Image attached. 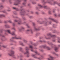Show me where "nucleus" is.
I'll return each mask as SVG.
<instances>
[{
  "label": "nucleus",
  "mask_w": 60,
  "mask_h": 60,
  "mask_svg": "<svg viewBox=\"0 0 60 60\" xmlns=\"http://www.w3.org/2000/svg\"><path fill=\"white\" fill-rule=\"evenodd\" d=\"M6 32H8L9 34H12V35H15V37H13L12 38H11L10 39V41H12V39H22V38L21 37H17V35L15 34V33L14 32H13L12 33H11V31L10 30H6Z\"/></svg>",
  "instance_id": "obj_1"
},
{
  "label": "nucleus",
  "mask_w": 60,
  "mask_h": 60,
  "mask_svg": "<svg viewBox=\"0 0 60 60\" xmlns=\"http://www.w3.org/2000/svg\"><path fill=\"white\" fill-rule=\"evenodd\" d=\"M25 49L26 51V52H24V54H27L28 55H27V57H29V52L28 51V50L29 49V48L27 47H26L25 48Z\"/></svg>",
  "instance_id": "obj_2"
},
{
  "label": "nucleus",
  "mask_w": 60,
  "mask_h": 60,
  "mask_svg": "<svg viewBox=\"0 0 60 60\" xmlns=\"http://www.w3.org/2000/svg\"><path fill=\"white\" fill-rule=\"evenodd\" d=\"M14 53V52L13 51H11V52L8 53V55L10 56H13Z\"/></svg>",
  "instance_id": "obj_3"
},
{
  "label": "nucleus",
  "mask_w": 60,
  "mask_h": 60,
  "mask_svg": "<svg viewBox=\"0 0 60 60\" xmlns=\"http://www.w3.org/2000/svg\"><path fill=\"white\" fill-rule=\"evenodd\" d=\"M38 6H40L41 8L43 7V8H44L45 9H47L48 8L47 6H42L40 4H39L38 5Z\"/></svg>",
  "instance_id": "obj_4"
},
{
  "label": "nucleus",
  "mask_w": 60,
  "mask_h": 60,
  "mask_svg": "<svg viewBox=\"0 0 60 60\" xmlns=\"http://www.w3.org/2000/svg\"><path fill=\"white\" fill-rule=\"evenodd\" d=\"M29 47L31 49V51L32 52H34V50H33V46L31 45H30Z\"/></svg>",
  "instance_id": "obj_5"
},
{
  "label": "nucleus",
  "mask_w": 60,
  "mask_h": 60,
  "mask_svg": "<svg viewBox=\"0 0 60 60\" xmlns=\"http://www.w3.org/2000/svg\"><path fill=\"white\" fill-rule=\"evenodd\" d=\"M43 57V56L42 55L41 56V57H39V58H37L36 57H34V58H37V59H38L40 60H41V59H42Z\"/></svg>",
  "instance_id": "obj_6"
},
{
  "label": "nucleus",
  "mask_w": 60,
  "mask_h": 60,
  "mask_svg": "<svg viewBox=\"0 0 60 60\" xmlns=\"http://www.w3.org/2000/svg\"><path fill=\"white\" fill-rule=\"evenodd\" d=\"M48 35L50 36L51 37H54V38H55L56 36L55 35H52L51 34H48Z\"/></svg>",
  "instance_id": "obj_7"
},
{
  "label": "nucleus",
  "mask_w": 60,
  "mask_h": 60,
  "mask_svg": "<svg viewBox=\"0 0 60 60\" xmlns=\"http://www.w3.org/2000/svg\"><path fill=\"white\" fill-rule=\"evenodd\" d=\"M50 58H48V60H53L54 58L52 57V56H50Z\"/></svg>",
  "instance_id": "obj_8"
},
{
  "label": "nucleus",
  "mask_w": 60,
  "mask_h": 60,
  "mask_svg": "<svg viewBox=\"0 0 60 60\" xmlns=\"http://www.w3.org/2000/svg\"><path fill=\"white\" fill-rule=\"evenodd\" d=\"M19 44L20 45H21L23 46H25V45L22 42L20 41L19 42Z\"/></svg>",
  "instance_id": "obj_9"
},
{
  "label": "nucleus",
  "mask_w": 60,
  "mask_h": 60,
  "mask_svg": "<svg viewBox=\"0 0 60 60\" xmlns=\"http://www.w3.org/2000/svg\"><path fill=\"white\" fill-rule=\"evenodd\" d=\"M15 22H18V23L19 25H20V24H21V21H18L17 20H15Z\"/></svg>",
  "instance_id": "obj_10"
},
{
  "label": "nucleus",
  "mask_w": 60,
  "mask_h": 60,
  "mask_svg": "<svg viewBox=\"0 0 60 60\" xmlns=\"http://www.w3.org/2000/svg\"><path fill=\"white\" fill-rule=\"evenodd\" d=\"M46 47L47 49H48V50H50V49L49 47H46V46H43V48H46Z\"/></svg>",
  "instance_id": "obj_11"
},
{
  "label": "nucleus",
  "mask_w": 60,
  "mask_h": 60,
  "mask_svg": "<svg viewBox=\"0 0 60 60\" xmlns=\"http://www.w3.org/2000/svg\"><path fill=\"white\" fill-rule=\"evenodd\" d=\"M50 19H51V20L53 21V22H56V23H57V22H56V21L54 19H52L51 18H50Z\"/></svg>",
  "instance_id": "obj_12"
},
{
  "label": "nucleus",
  "mask_w": 60,
  "mask_h": 60,
  "mask_svg": "<svg viewBox=\"0 0 60 60\" xmlns=\"http://www.w3.org/2000/svg\"><path fill=\"white\" fill-rule=\"evenodd\" d=\"M58 48L57 47H56L55 48V50L56 51V52H58Z\"/></svg>",
  "instance_id": "obj_13"
},
{
  "label": "nucleus",
  "mask_w": 60,
  "mask_h": 60,
  "mask_svg": "<svg viewBox=\"0 0 60 60\" xmlns=\"http://www.w3.org/2000/svg\"><path fill=\"white\" fill-rule=\"evenodd\" d=\"M5 26L7 28H10V26L7 25H5Z\"/></svg>",
  "instance_id": "obj_14"
},
{
  "label": "nucleus",
  "mask_w": 60,
  "mask_h": 60,
  "mask_svg": "<svg viewBox=\"0 0 60 60\" xmlns=\"http://www.w3.org/2000/svg\"><path fill=\"white\" fill-rule=\"evenodd\" d=\"M23 41H24V42H25V43H27L28 42L25 39L23 40Z\"/></svg>",
  "instance_id": "obj_15"
},
{
  "label": "nucleus",
  "mask_w": 60,
  "mask_h": 60,
  "mask_svg": "<svg viewBox=\"0 0 60 60\" xmlns=\"http://www.w3.org/2000/svg\"><path fill=\"white\" fill-rule=\"evenodd\" d=\"M5 17V15L3 14L0 15V17Z\"/></svg>",
  "instance_id": "obj_16"
},
{
  "label": "nucleus",
  "mask_w": 60,
  "mask_h": 60,
  "mask_svg": "<svg viewBox=\"0 0 60 60\" xmlns=\"http://www.w3.org/2000/svg\"><path fill=\"white\" fill-rule=\"evenodd\" d=\"M4 8V6H3V5H1L0 6V8L1 9H3V8Z\"/></svg>",
  "instance_id": "obj_17"
},
{
  "label": "nucleus",
  "mask_w": 60,
  "mask_h": 60,
  "mask_svg": "<svg viewBox=\"0 0 60 60\" xmlns=\"http://www.w3.org/2000/svg\"><path fill=\"white\" fill-rule=\"evenodd\" d=\"M14 4L15 5H18V2H15L14 3Z\"/></svg>",
  "instance_id": "obj_18"
},
{
  "label": "nucleus",
  "mask_w": 60,
  "mask_h": 60,
  "mask_svg": "<svg viewBox=\"0 0 60 60\" xmlns=\"http://www.w3.org/2000/svg\"><path fill=\"white\" fill-rule=\"evenodd\" d=\"M0 47H3V48H6V46L5 45H3L2 46H1L0 45Z\"/></svg>",
  "instance_id": "obj_19"
},
{
  "label": "nucleus",
  "mask_w": 60,
  "mask_h": 60,
  "mask_svg": "<svg viewBox=\"0 0 60 60\" xmlns=\"http://www.w3.org/2000/svg\"><path fill=\"white\" fill-rule=\"evenodd\" d=\"M58 43H60V41H59V40H60V38L58 37Z\"/></svg>",
  "instance_id": "obj_20"
},
{
  "label": "nucleus",
  "mask_w": 60,
  "mask_h": 60,
  "mask_svg": "<svg viewBox=\"0 0 60 60\" xmlns=\"http://www.w3.org/2000/svg\"><path fill=\"white\" fill-rule=\"evenodd\" d=\"M53 54L55 55L56 56H59L58 54H56V53H55V52H53Z\"/></svg>",
  "instance_id": "obj_21"
},
{
  "label": "nucleus",
  "mask_w": 60,
  "mask_h": 60,
  "mask_svg": "<svg viewBox=\"0 0 60 60\" xmlns=\"http://www.w3.org/2000/svg\"><path fill=\"white\" fill-rule=\"evenodd\" d=\"M32 3L33 4H36V2H34V1H33L32 2Z\"/></svg>",
  "instance_id": "obj_22"
},
{
  "label": "nucleus",
  "mask_w": 60,
  "mask_h": 60,
  "mask_svg": "<svg viewBox=\"0 0 60 60\" xmlns=\"http://www.w3.org/2000/svg\"><path fill=\"white\" fill-rule=\"evenodd\" d=\"M13 8L14 9H15V10H16V11H19V9H18L17 8L15 7H13Z\"/></svg>",
  "instance_id": "obj_23"
},
{
  "label": "nucleus",
  "mask_w": 60,
  "mask_h": 60,
  "mask_svg": "<svg viewBox=\"0 0 60 60\" xmlns=\"http://www.w3.org/2000/svg\"><path fill=\"white\" fill-rule=\"evenodd\" d=\"M34 29H35V30H40L39 29H38L36 28H34Z\"/></svg>",
  "instance_id": "obj_24"
},
{
  "label": "nucleus",
  "mask_w": 60,
  "mask_h": 60,
  "mask_svg": "<svg viewBox=\"0 0 60 60\" xmlns=\"http://www.w3.org/2000/svg\"><path fill=\"white\" fill-rule=\"evenodd\" d=\"M56 40L55 39H53L52 40V41H53V42H55Z\"/></svg>",
  "instance_id": "obj_25"
},
{
  "label": "nucleus",
  "mask_w": 60,
  "mask_h": 60,
  "mask_svg": "<svg viewBox=\"0 0 60 60\" xmlns=\"http://www.w3.org/2000/svg\"><path fill=\"white\" fill-rule=\"evenodd\" d=\"M8 22H9V23H12V22H11V20H9V21H8Z\"/></svg>",
  "instance_id": "obj_26"
},
{
  "label": "nucleus",
  "mask_w": 60,
  "mask_h": 60,
  "mask_svg": "<svg viewBox=\"0 0 60 60\" xmlns=\"http://www.w3.org/2000/svg\"><path fill=\"white\" fill-rule=\"evenodd\" d=\"M35 53H36V54H37L38 55H39V53H38V52H37V51H36L35 52Z\"/></svg>",
  "instance_id": "obj_27"
},
{
  "label": "nucleus",
  "mask_w": 60,
  "mask_h": 60,
  "mask_svg": "<svg viewBox=\"0 0 60 60\" xmlns=\"http://www.w3.org/2000/svg\"><path fill=\"white\" fill-rule=\"evenodd\" d=\"M20 50L21 51V50H22L23 49V48L21 47H20Z\"/></svg>",
  "instance_id": "obj_28"
},
{
  "label": "nucleus",
  "mask_w": 60,
  "mask_h": 60,
  "mask_svg": "<svg viewBox=\"0 0 60 60\" xmlns=\"http://www.w3.org/2000/svg\"><path fill=\"white\" fill-rule=\"evenodd\" d=\"M12 29H13L14 30H15V31L16 30V29L14 28H12Z\"/></svg>",
  "instance_id": "obj_29"
},
{
  "label": "nucleus",
  "mask_w": 60,
  "mask_h": 60,
  "mask_svg": "<svg viewBox=\"0 0 60 60\" xmlns=\"http://www.w3.org/2000/svg\"><path fill=\"white\" fill-rule=\"evenodd\" d=\"M26 26H27V27L29 28V27H30V26H29V25H28V24H27L26 25Z\"/></svg>",
  "instance_id": "obj_30"
},
{
  "label": "nucleus",
  "mask_w": 60,
  "mask_h": 60,
  "mask_svg": "<svg viewBox=\"0 0 60 60\" xmlns=\"http://www.w3.org/2000/svg\"><path fill=\"white\" fill-rule=\"evenodd\" d=\"M21 29H24V28L23 27H21Z\"/></svg>",
  "instance_id": "obj_31"
},
{
  "label": "nucleus",
  "mask_w": 60,
  "mask_h": 60,
  "mask_svg": "<svg viewBox=\"0 0 60 60\" xmlns=\"http://www.w3.org/2000/svg\"><path fill=\"white\" fill-rule=\"evenodd\" d=\"M53 27H55L54 26H56V25H55L54 24H53Z\"/></svg>",
  "instance_id": "obj_32"
},
{
  "label": "nucleus",
  "mask_w": 60,
  "mask_h": 60,
  "mask_svg": "<svg viewBox=\"0 0 60 60\" xmlns=\"http://www.w3.org/2000/svg\"><path fill=\"white\" fill-rule=\"evenodd\" d=\"M32 56H35V55L32 54Z\"/></svg>",
  "instance_id": "obj_33"
},
{
  "label": "nucleus",
  "mask_w": 60,
  "mask_h": 60,
  "mask_svg": "<svg viewBox=\"0 0 60 60\" xmlns=\"http://www.w3.org/2000/svg\"><path fill=\"white\" fill-rule=\"evenodd\" d=\"M50 45H53V44L52 43H50Z\"/></svg>",
  "instance_id": "obj_34"
},
{
  "label": "nucleus",
  "mask_w": 60,
  "mask_h": 60,
  "mask_svg": "<svg viewBox=\"0 0 60 60\" xmlns=\"http://www.w3.org/2000/svg\"><path fill=\"white\" fill-rule=\"evenodd\" d=\"M1 36H2V37H4V36L3 35H0Z\"/></svg>",
  "instance_id": "obj_35"
},
{
  "label": "nucleus",
  "mask_w": 60,
  "mask_h": 60,
  "mask_svg": "<svg viewBox=\"0 0 60 60\" xmlns=\"http://www.w3.org/2000/svg\"><path fill=\"white\" fill-rule=\"evenodd\" d=\"M51 11H49V14H51Z\"/></svg>",
  "instance_id": "obj_36"
},
{
  "label": "nucleus",
  "mask_w": 60,
  "mask_h": 60,
  "mask_svg": "<svg viewBox=\"0 0 60 60\" xmlns=\"http://www.w3.org/2000/svg\"><path fill=\"white\" fill-rule=\"evenodd\" d=\"M32 24L33 26H34V25H35V23L33 22Z\"/></svg>",
  "instance_id": "obj_37"
},
{
  "label": "nucleus",
  "mask_w": 60,
  "mask_h": 60,
  "mask_svg": "<svg viewBox=\"0 0 60 60\" xmlns=\"http://www.w3.org/2000/svg\"><path fill=\"white\" fill-rule=\"evenodd\" d=\"M19 57H20V56H17V58H19Z\"/></svg>",
  "instance_id": "obj_38"
},
{
  "label": "nucleus",
  "mask_w": 60,
  "mask_h": 60,
  "mask_svg": "<svg viewBox=\"0 0 60 60\" xmlns=\"http://www.w3.org/2000/svg\"><path fill=\"white\" fill-rule=\"evenodd\" d=\"M58 16L59 17H60V14H59Z\"/></svg>",
  "instance_id": "obj_39"
},
{
  "label": "nucleus",
  "mask_w": 60,
  "mask_h": 60,
  "mask_svg": "<svg viewBox=\"0 0 60 60\" xmlns=\"http://www.w3.org/2000/svg\"><path fill=\"white\" fill-rule=\"evenodd\" d=\"M3 12H4V13H5L6 12H5V11H3Z\"/></svg>",
  "instance_id": "obj_40"
},
{
  "label": "nucleus",
  "mask_w": 60,
  "mask_h": 60,
  "mask_svg": "<svg viewBox=\"0 0 60 60\" xmlns=\"http://www.w3.org/2000/svg\"><path fill=\"white\" fill-rule=\"evenodd\" d=\"M58 4V6H60V4Z\"/></svg>",
  "instance_id": "obj_41"
},
{
  "label": "nucleus",
  "mask_w": 60,
  "mask_h": 60,
  "mask_svg": "<svg viewBox=\"0 0 60 60\" xmlns=\"http://www.w3.org/2000/svg\"><path fill=\"white\" fill-rule=\"evenodd\" d=\"M13 26H15V24H14V23H13Z\"/></svg>",
  "instance_id": "obj_42"
},
{
  "label": "nucleus",
  "mask_w": 60,
  "mask_h": 60,
  "mask_svg": "<svg viewBox=\"0 0 60 60\" xmlns=\"http://www.w3.org/2000/svg\"><path fill=\"white\" fill-rule=\"evenodd\" d=\"M49 1H47L48 2L47 3H49V4H51L50 2H49Z\"/></svg>",
  "instance_id": "obj_43"
},
{
  "label": "nucleus",
  "mask_w": 60,
  "mask_h": 60,
  "mask_svg": "<svg viewBox=\"0 0 60 60\" xmlns=\"http://www.w3.org/2000/svg\"><path fill=\"white\" fill-rule=\"evenodd\" d=\"M30 31H31V33H32V30L31 29L30 30Z\"/></svg>",
  "instance_id": "obj_44"
},
{
  "label": "nucleus",
  "mask_w": 60,
  "mask_h": 60,
  "mask_svg": "<svg viewBox=\"0 0 60 60\" xmlns=\"http://www.w3.org/2000/svg\"><path fill=\"white\" fill-rule=\"evenodd\" d=\"M20 56L21 57H23V56L22 55H20Z\"/></svg>",
  "instance_id": "obj_45"
},
{
  "label": "nucleus",
  "mask_w": 60,
  "mask_h": 60,
  "mask_svg": "<svg viewBox=\"0 0 60 60\" xmlns=\"http://www.w3.org/2000/svg\"><path fill=\"white\" fill-rule=\"evenodd\" d=\"M36 14H38V12H36Z\"/></svg>",
  "instance_id": "obj_46"
},
{
  "label": "nucleus",
  "mask_w": 60,
  "mask_h": 60,
  "mask_svg": "<svg viewBox=\"0 0 60 60\" xmlns=\"http://www.w3.org/2000/svg\"><path fill=\"white\" fill-rule=\"evenodd\" d=\"M26 4V3H23V5H25V4Z\"/></svg>",
  "instance_id": "obj_47"
},
{
  "label": "nucleus",
  "mask_w": 60,
  "mask_h": 60,
  "mask_svg": "<svg viewBox=\"0 0 60 60\" xmlns=\"http://www.w3.org/2000/svg\"><path fill=\"white\" fill-rule=\"evenodd\" d=\"M55 17H56V16H57V15H56V14H55Z\"/></svg>",
  "instance_id": "obj_48"
},
{
  "label": "nucleus",
  "mask_w": 60,
  "mask_h": 60,
  "mask_svg": "<svg viewBox=\"0 0 60 60\" xmlns=\"http://www.w3.org/2000/svg\"><path fill=\"white\" fill-rule=\"evenodd\" d=\"M53 13H54V12H55V10H53Z\"/></svg>",
  "instance_id": "obj_49"
},
{
  "label": "nucleus",
  "mask_w": 60,
  "mask_h": 60,
  "mask_svg": "<svg viewBox=\"0 0 60 60\" xmlns=\"http://www.w3.org/2000/svg\"><path fill=\"white\" fill-rule=\"evenodd\" d=\"M2 56V54H0V57Z\"/></svg>",
  "instance_id": "obj_50"
},
{
  "label": "nucleus",
  "mask_w": 60,
  "mask_h": 60,
  "mask_svg": "<svg viewBox=\"0 0 60 60\" xmlns=\"http://www.w3.org/2000/svg\"><path fill=\"white\" fill-rule=\"evenodd\" d=\"M2 2H4L5 1V0H2Z\"/></svg>",
  "instance_id": "obj_51"
},
{
  "label": "nucleus",
  "mask_w": 60,
  "mask_h": 60,
  "mask_svg": "<svg viewBox=\"0 0 60 60\" xmlns=\"http://www.w3.org/2000/svg\"><path fill=\"white\" fill-rule=\"evenodd\" d=\"M19 31H21V29H19Z\"/></svg>",
  "instance_id": "obj_52"
},
{
  "label": "nucleus",
  "mask_w": 60,
  "mask_h": 60,
  "mask_svg": "<svg viewBox=\"0 0 60 60\" xmlns=\"http://www.w3.org/2000/svg\"><path fill=\"white\" fill-rule=\"evenodd\" d=\"M42 14H44V12H42Z\"/></svg>",
  "instance_id": "obj_53"
},
{
  "label": "nucleus",
  "mask_w": 60,
  "mask_h": 60,
  "mask_svg": "<svg viewBox=\"0 0 60 60\" xmlns=\"http://www.w3.org/2000/svg\"><path fill=\"white\" fill-rule=\"evenodd\" d=\"M2 21H1L0 20V23H2Z\"/></svg>",
  "instance_id": "obj_54"
},
{
  "label": "nucleus",
  "mask_w": 60,
  "mask_h": 60,
  "mask_svg": "<svg viewBox=\"0 0 60 60\" xmlns=\"http://www.w3.org/2000/svg\"><path fill=\"white\" fill-rule=\"evenodd\" d=\"M11 10H8L7 11H10Z\"/></svg>",
  "instance_id": "obj_55"
},
{
  "label": "nucleus",
  "mask_w": 60,
  "mask_h": 60,
  "mask_svg": "<svg viewBox=\"0 0 60 60\" xmlns=\"http://www.w3.org/2000/svg\"><path fill=\"white\" fill-rule=\"evenodd\" d=\"M54 4H56V2H54Z\"/></svg>",
  "instance_id": "obj_56"
},
{
  "label": "nucleus",
  "mask_w": 60,
  "mask_h": 60,
  "mask_svg": "<svg viewBox=\"0 0 60 60\" xmlns=\"http://www.w3.org/2000/svg\"><path fill=\"white\" fill-rule=\"evenodd\" d=\"M27 31H29V30H27Z\"/></svg>",
  "instance_id": "obj_57"
},
{
  "label": "nucleus",
  "mask_w": 60,
  "mask_h": 60,
  "mask_svg": "<svg viewBox=\"0 0 60 60\" xmlns=\"http://www.w3.org/2000/svg\"><path fill=\"white\" fill-rule=\"evenodd\" d=\"M40 42H42V41H41V40H40Z\"/></svg>",
  "instance_id": "obj_58"
},
{
  "label": "nucleus",
  "mask_w": 60,
  "mask_h": 60,
  "mask_svg": "<svg viewBox=\"0 0 60 60\" xmlns=\"http://www.w3.org/2000/svg\"><path fill=\"white\" fill-rule=\"evenodd\" d=\"M30 43H32V41H30Z\"/></svg>",
  "instance_id": "obj_59"
},
{
  "label": "nucleus",
  "mask_w": 60,
  "mask_h": 60,
  "mask_svg": "<svg viewBox=\"0 0 60 60\" xmlns=\"http://www.w3.org/2000/svg\"><path fill=\"white\" fill-rule=\"evenodd\" d=\"M21 15H24V14H21Z\"/></svg>",
  "instance_id": "obj_60"
},
{
  "label": "nucleus",
  "mask_w": 60,
  "mask_h": 60,
  "mask_svg": "<svg viewBox=\"0 0 60 60\" xmlns=\"http://www.w3.org/2000/svg\"><path fill=\"white\" fill-rule=\"evenodd\" d=\"M58 46H59V47H60V45H58Z\"/></svg>",
  "instance_id": "obj_61"
},
{
  "label": "nucleus",
  "mask_w": 60,
  "mask_h": 60,
  "mask_svg": "<svg viewBox=\"0 0 60 60\" xmlns=\"http://www.w3.org/2000/svg\"><path fill=\"white\" fill-rule=\"evenodd\" d=\"M24 1H25V2H26V0H24Z\"/></svg>",
  "instance_id": "obj_62"
},
{
  "label": "nucleus",
  "mask_w": 60,
  "mask_h": 60,
  "mask_svg": "<svg viewBox=\"0 0 60 60\" xmlns=\"http://www.w3.org/2000/svg\"><path fill=\"white\" fill-rule=\"evenodd\" d=\"M30 18H32V17L30 16Z\"/></svg>",
  "instance_id": "obj_63"
},
{
  "label": "nucleus",
  "mask_w": 60,
  "mask_h": 60,
  "mask_svg": "<svg viewBox=\"0 0 60 60\" xmlns=\"http://www.w3.org/2000/svg\"><path fill=\"white\" fill-rule=\"evenodd\" d=\"M22 60V59H20V60Z\"/></svg>",
  "instance_id": "obj_64"
}]
</instances>
